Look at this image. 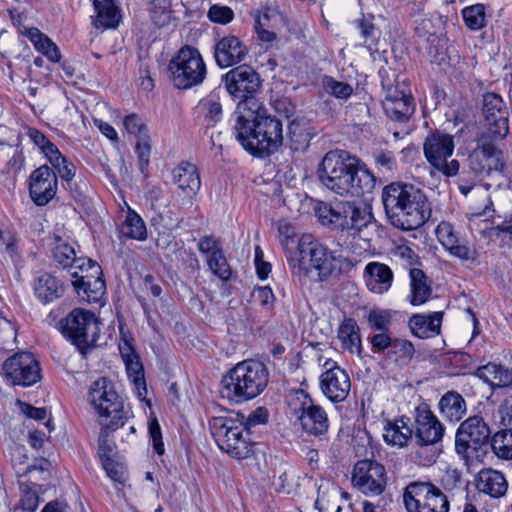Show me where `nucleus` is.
Masks as SVG:
<instances>
[{
    "mask_svg": "<svg viewBox=\"0 0 512 512\" xmlns=\"http://www.w3.org/2000/svg\"><path fill=\"white\" fill-rule=\"evenodd\" d=\"M234 126L237 140L244 149L259 156L274 153L282 145V123L267 111L257 99L238 103Z\"/></svg>",
    "mask_w": 512,
    "mask_h": 512,
    "instance_id": "nucleus-1",
    "label": "nucleus"
},
{
    "mask_svg": "<svg viewBox=\"0 0 512 512\" xmlns=\"http://www.w3.org/2000/svg\"><path fill=\"white\" fill-rule=\"evenodd\" d=\"M317 173L328 190L343 197H364L371 194L376 185L374 175L345 150L327 152Z\"/></svg>",
    "mask_w": 512,
    "mask_h": 512,
    "instance_id": "nucleus-2",
    "label": "nucleus"
},
{
    "mask_svg": "<svg viewBox=\"0 0 512 512\" xmlns=\"http://www.w3.org/2000/svg\"><path fill=\"white\" fill-rule=\"evenodd\" d=\"M382 202L390 223L409 231L422 226L430 216L426 195L410 184L391 183L382 191Z\"/></svg>",
    "mask_w": 512,
    "mask_h": 512,
    "instance_id": "nucleus-3",
    "label": "nucleus"
},
{
    "mask_svg": "<svg viewBox=\"0 0 512 512\" xmlns=\"http://www.w3.org/2000/svg\"><path fill=\"white\" fill-rule=\"evenodd\" d=\"M288 264L293 274L298 276H310L316 272V280L319 282L328 280L337 264L345 269L354 266L352 260L343 258L336 251L329 250L325 245L316 241L311 234H303L299 238V247L289 251Z\"/></svg>",
    "mask_w": 512,
    "mask_h": 512,
    "instance_id": "nucleus-4",
    "label": "nucleus"
},
{
    "mask_svg": "<svg viewBox=\"0 0 512 512\" xmlns=\"http://www.w3.org/2000/svg\"><path fill=\"white\" fill-rule=\"evenodd\" d=\"M442 491L430 481H414L409 483L403 493V500L408 512H449L450 499L460 495L468 497L467 484L459 473L453 471L446 476Z\"/></svg>",
    "mask_w": 512,
    "mask_h": 512,
    "instance_id": "nucleus-5",
    "label": "nucleus"
},
{
    "mask_svg": "<svg viewBox=\"0 0 512 512\" xmlns=\"http://www.w3.org/2000/svg\"><path fill=\"white\" fill-rule=\"evenodd\" d=\"M269 381L266 366L256 360L237 363L222 378L221 394L234 403H244L260 395Z\"/></svg>",
    "mask_w": 512,
    "mask_h": 512,
    "instance_id": "nucleus-6",
    "label": "nucleus"
},
{
    "mask_svg": "<svg viewBox=\"0 0 512 512\" xmlns=\"http://www.w3.org/2000/svg\"><path fill=\"white\" fill-rule=\"evenodd\" d=\"M209 426L221 450L236 459L251 455L253 442L244 424V415L213 417Z\"/></svg>",
    "mask_w": 512,
    "mask_h": 512,
    "instance_id": "nucleus-7",
    "label": "nucleus"
},
{
    "mask_svg": "<svg viewBox=\"0 0 512 512\" xmlns=\"http://www.w3.org/2000/svg\"><path fill=\"white\" fill-rule=\"evenodd\" d=\"M88 401L100 417L111 418L109 423H102L100 439L108 436L110 431L122 427L127 419V411L116 392L113 383L107 378L95 380L88 391Z\"/></svg>",
    "mask_w": 512,
    "mask_h": 512,
    "instance_id": "nucleus-8",
    "label": "nucleus"
},
{
    "mask_svg": "<svg viewBox=\"0 0 512 512\" xmlns=\"http://www.w3.org/2000/svg\"><path fill=\"white\" fill-rule=\"evenodd\" d=\"M412 419L414 442L419 447L416 454L421 456V450L428 448L425 457L420 459L419 463L430 465L438 457L435 445L442 441L445 427L426 403H420L414 408Z\"/></svg>",
    "mask_w": 512,
    "mask_h": 512,
    "instance_id": "nucleus-9",
    "label": "nucleus"
},
{
    "mask_svg": "<svg viewBox=\"0 0 512 512\" xmlns=\"http://www.w3.org/2000/svg\"><path fill=\"white\" fill-rule=\"evenodd\" d=\"M168 75L173 86L178 89H190L201 84L207 75V68L200 51L184 45L170 59Z\"/></svg>",
    "mask_w": 512,
    "mask_h": 512,
    "instance_id": "nucleus-10",
    "label": "nucleus"
},
{
    "mask_svg": "<svg viewBox=\"0 0 512 512\" xmlns=\"http://www.w3.org/2000/svg\"><path fill=\"white\" fill-rule=\"evenodd\" d=\"M61 333L82 352L95 345L99 338V321L91 311L75 308L60 320Z\"/></svg>",
    "mask_w": 512,
    "mask_h": 512,
    "instance_id": "nucleus-11",
    "label": "nucleus"
},
{
    "mask_svg": "<svg viewBox=\"0 0 512 512\" xmlns=\"http://www.w3.org/2000/svg\"><path fill=\"white\" fill-rule=\"evenodd\" d=\"M454 149V136L440 130H435L427 135L423 143V153L427 162L448 178L456 176L460 169L459 161L450 159Z\"/></svg>",
    "mask_w": 512,
    "mask_h": 512,
    "instance_id": "nucleus-12",
    "label": "nucleus"
},
{
    "mask_svg": "<svg viewBox=\"0 0 512 512\" xmlns=\"http://www.w3.org/2000/svg\"><path fill=\"white\" fill-rule=\"evenodd\" d=\"M288 406L292 415L299 421L302 429L311 435H322L328 431L329 420L326 411L304 390L290 395Z\"/></svg>",
    "mask_w": 512,
    "mask_h": 512,
    "instance_id": "nucleus-13",
    "label": "nucleus"
},
{
    "mask_svg": "<svg viewBox=\"0 0 512 512\" xmlns=\"http://www.w3.org/2000/svg\"><path fill=\"white\" fill-rule=\"evenodd\" d=\"M468 162L474 177L465 184H459V190L463 195L472 190L476 176L490 175L493 171L500 172L504 168L503 152L490 142L475 148L470 153Z\"/></svg>",
    "mask_w": 512,
    "mask_h": 512,
    "instance_id": "nucleus-14",
    "label": "nucleus"
},
{
    "mask_svg": "<svg viewBox=\"0 0 512 512\" xmlns=\"http://www.w3.org/2000/svg\"><path fill=\"white\" fill-rule=\"evenodd\" d=\"M101 267L93 260L83 272L72 271V285L77 295L88 303H100L106 293L105 281L101 277Z\"/></svg>",
    "mask_w": 512,
    "mask_h": 512,
    "instance_id": "nucleus-15",
    "label": "nucleus"
},
{
    "mask_svg": "<svg viewBox=\"0 0 512 512\" xmlns=\"http://www.w3.org/2000/svg\"><path fill=\"white\" fill-rule=\"evenodd\" d=\"M222 81L227 92L234 98L240 99L239 103L248 99H255L254 94L261 86L259 74L250 66L240 65L228 71Z\"/></svg>",
    "mask_w": 512,
    "mask_h": 512,
    "instance_id": "nucleus-16",
    "label": "nucleus"
},
{
    "mask_svg": "<svg viewBox=\"0 0 512 512\" xmlns=\"http://www.w3.org/2000/svg\"><path fill=\"white\" fill-rule=\"evenodd\" d=\"M320 389L327 399L333 403L344 401L351 390V380L345 369L332 359H326L322 364Z\"/></svg>",
    "mask_w": 512,
    "mask_h": 512,
    "instance_id": "nucleus-17",
    "label": "nucleus"
},
{
    "mask_svg": "<svg viewBox=\"0 0 512 512\" xmlns=\"http://www.w3.org/2000/svg\"><path fill=\"white\" fill-rule=\"evenodd\" d=\"M490 436L489 427L482 417L472 416L460 424L455 436V449L458 454L467 455L486 444Z\"/></svg>",
    "mask_w": 512,
    "mask_h": 512,
    "instance_id": "nucleus-18",
    "label": "nucleus"
},
{
    "mask_svg": "<svg viewBox=\"0 0 512 512\" xmlns=\"http://www.w3.org/2000/svg\"><path fill=\"white\" fill-rule=\"evenodd\" d=\"M5 377L14 385L31 386L40 379V368L29 352L16 353L3 363Z\"/></svg>",
    "mask_w": 512,
    "mask_h": 512,
    "instance_id": "nucleus-19",
    "label": "nucleus"
},
{
    "mask_svg": "<svg viewBox=\"0 0 512 512\" xmlns=\"http://www.w3.org/2000/svg\"><path fill=\"white\" fill-rule=\"evenodd\" d=\"M381 84L385 90L382 101L386 115L398 122L407 121L415 111V105L411 95L400 89L398 85L393 86L392 82L381 73Z\"/></svg>",
    "mask_w": 512,
    "mask_h": 512,
    "instance_id": "nucleus-20",
    "label": "nucleus"
},
{
    "mask_svg": "<svg viewBox=\"0 0 512 512\" xmlns=\"http://www.w3.org/2000/svg\"><path fill=\"white\" fill-rule=\"evenodd\" d=\"M352 481L365 495H380L386 486L385 468L375 461H358L354 466Z\"/></svg>",
    "mask_w": 512,
    "mask_h": 512,
    "instance_id": "nucleus-21",
    "label": "nucleus"
},
{
    "mask_svg": "<svg viewBox=\"0 0 512 512\" xmlns=\"http://www.w3.org/2000/svg\"><path fill=\"white\" fill-rule=\"evenodd\" d=\"M483 115L491 136L503 139L509 133V110L496 93L483 96Z\"/></svg>",
    "mask_w": 512,
    "mask_h": 512,
    "instance_id": "nucleus-22",
    "label": "nucleus"
},
{
    "mask_svg": "<svg viewBox=\"0 0 512 512\" xmlns=\"http://www.w3.org/2000/svg\"><path fill=\"white\" fill-rule=\"evenodd\" d=\"M58 179L48 165H41L29 177V193L38 206L48 204L56 195Z\"/></svg>",
    "mask_w": 512,
    "mask_h": 512,
    "instance_id": "nucleus-23",
    "label": "nucleus"
},
{
    "mask_svg": "<svg viewBox=\"0 0 512 512\" xmlns=\"http://www.w3.org/2000/svg\"><path fill=\"white\" fill-rule=\"evenodd\" d=\"M436 236L442 246L453 256L462 260H474L476 251L471 248L454 226L447 221H442L436 228Z\"/></svg>",
    "mask_w": 512,
    "mask_h": 512,
    "instance_id": "nucleus-24",
    "label": "nucleus"
},
{
    "mask_svg": "<svg viewBox=\"0 0 512 512\" xmlns=\"http://www.w3.org/2000/svg\"><path fill=\"white\" fill-rule=\"evenodd\" d=\"M53 241V260L63 269H68L70 273L72 271L78 270L83 272L86 265L90 263L91 259L83 256H77L74 243L63 239L58 234H54Z\"/></svg>",
    "mask_w": 512,
    "mask_h": 512,
    "instance_id": "nucleus-25",
    "label": "nucleus"
},
{
    "mask_svg": "<svg viewBox=\"0 0 512 512\" xmlns=\"http://www.w3.org/2000/svg\"><path fill=\"white\" fill-rule=\"evenodd\" d=\"M247 54V47L234 35L223 37L215 45V61L222 68L231 67L242 62Z\"/></svg>",
    "mask_w": 512,
    "mask_h": 512,
    "instance_id": "nucleus-26",
    "label": "nucleus"
},
{
    "mask_svg": "<svg viewBox=\"0 0 512 512\" xmlns=\"http://www.w3.org/2000/svg\"><path fill=\"white\" fill-rule=\"evenodd\" d=\"M383 439L387 445L392 447L404 448L408 446L409 442L414 441L410 418L402 415L392 420H384Z\"/></svg>",
    "mask_w": 512,
    "mask_h": 512,
    "instance_id": "nucleus-27",
    "label": "nucleus"
},
{
    "mask_svg": "<svg viewBox=\"0 0 512 512\" xmlns=\"http://www.w3.org/2000/svg\"><path fill=\"white\" fill-rule=\"evenodd\" d=\"M363 278L370 292L383 295L391 288L394 274L388 265L372 261L366 265Z\"/></svg>",
    "mask_w": 512,
    "mask_h": 512,
    "instance_id": "nucleus-28",
    "label": "nucleus"
},
{
    "mask_svg": "<svg viewBox=\"0 0 512 512\" xmlns=\"http://www.w3.org/2000/svg\"><path fill=\"white\" fill-rule=\"evenodd\" d=\"M476 488L491 498H500L506 494L508 482L502 472L491 468L482 469L476 477Z\"/></svg>",
    "mask_w": 512,
    "mask_h": 512,
    "instance_id": "nucleus-29",
    "label": "nucleus"
},
{
    "mask_svg": "<svg viewBox=\"0 0 512 512\" xmlns=\"http://www.w3.org/2000/svg\"><path fill=\"white\" fill-rule=\"evenodd\" d=\"M347 209H349V201L336 200L329 204L319 203L315 213L322 225L342 231L343 224H347L345 222Z\"/></svg>",
    "mask_w": 512,
    "mask_h": 512,
    "instance_id": "nucleus-30",
    "label": "nucleus"
},
{
    "mask_svg": "<svg viewBox=\"0 0 512 512\" xmlns=\"http://www.w3.org/2000/svg\"><path fill=\"white\" fill-rule=\"evenodd\" d=\"M173 179L189 201L196 195L201 186L197 167L189 162L181 163L173 170Z\"/></svg>",
    "mask_w": 512,
    "mask_h": 512,
    "instance_id": "nucleus-31",
    "label": "nucleus"
},
{
    "mask_svg": "<svg viewBox=\"0 0 512 512\" xmlns=\"http://www.w3.org/2000/svg\"><path fill=\"white\" fill-rule=\"evenodd\" d=\"M442 313L433 312L429 315H413L408 322L411 333L420 339L434 337L440 333Z\"/></svg>",
    "mask_w": 512,
    "mask_h": 512,
    "instance_id": "nucleus-32",
    "label": "nucleus"
},
{
    "mask_svg": "<svg viewBox=\"0 0 512 512\" xmlns=\"http://www.w3.org/2000/svg\"><path fill=\"white\" fill-rule=\"evenodd\" d=\"M476 376L492 389L506 388L512 385V371L502 364L490 362L476 370Z\"/></svg>",
    "mask_w": 512,
    "mask_h": 512,
    "instance_id": "nucleus-33",
    "label": "nucleus"
},
{
    "mask_svg": "<svg viewBox=\"0 0 512 512\" xmlns=\"http://www.w3.org/2000/svg\"><path fill=\"white\" fill-rule=\"evenodd\" d=\"M410 293L408 300L413 306H419L428 301L432 294L431 283L425 273L418 268L411 267L409 270Z\"/></svg>",
    "mask_w": 512,
    "mask_h": 512,
    "instance_id": "nucleus-34",
    "label": "nucleus"
},
{
    "mask_svg": "<svg viewBox=\"0 0 512 512\" xmlns=\"http://www.w3.org/2000/svg\"><path fill=\"white\" fill-rule=\"evenodd\" d=\"M440 414L450 422H458L466 412V401L461 394L455 391L446 392L438 403Z\"/></svg>",
    "mask_w": 512,
    "mask_h": 512,
    "instance_id": "nucleus-35",
    "label": "nucleus"
},
{
    "mask_svg": "<svg viewBox=\"0 0 512 512\" xmlns=\"http://www.w3.org/2000/svg\"><path fill=\"white\" fill-rule=\"evenodd\" d=\"M345 222L342 231L356 234L367 227L373 220V214L367 206L356 205L349 201V209L346 210Z\"/></svg>",
    "mask_w": 512,
    "mask_h": 512,
    "instance_id": "nucleus-36",
    "label": "nucleus"
},
{
    "mask_svg": "<svg viewBox=\"0 0 512 512\" xmlns=\"http://www.w3.org/2000/svg\"><path fill=\"white\" fill-rule=\"evenodd\" d=\"M312 133L303 119H294L288 126V145L293 152L303 153L310 145Z\"/></svg>",
    "mask_w": 512,
    "mask_h": 512,
    "instance_id": "nucleus-37",
    "label": "nucleus"
},
{
    "mask_svg": "<svg viewBox=\"0 0 512 512\" xmlns=\"http://www.w3.org/2000/svg\"><path fill=\"white\" fill-rule=\"evenodd\" d=\"M338 339L344 349L351 354L360 355L362 351L360 329L354 319L345 318L341 322L338 328Z\"/></svg>",
    "mask_w": 512,
    "mask_h": 512,
    "instance_id": "nucleus-38",
    "label": "nucleus"
},
{
    "mask_svg": "<svg viewBox=\"0 0 512 512\" xmlns=\"http://www.w3.org/2000/svg\"><path fill=\"white\" fill-rule=\"evenodd\" d=\"M96 19L94 25L99 28H114L118 25L120 15L115 0H94Z\"/></svg>",
    "mask_w": 512,
    "mask_h": 512,
    "instance_id": "nucleus-39",
    "label": "nucleus"
},
{
    "mask_svg": "<svg viewBox=\"0 0 512 512\" xmlns=\"http://www.w3.org/2000/svg\"><path fill=\"white\" fill-rule=\"evenodd\" d=\"M24 35L31 41L35 49L50 61L58 62L61 58L58 47L52 40L35 27L27 28Z\"/></svg>",
    "mask_w": 512,
    "mask_h": 512,
    "instance_id": "nucleus-40",
    "label": "nucleus"
},
{
    "mask_svg": "<svg viewBox=\"0 0 512 512\" xmlns=\"http://www.w3.org/2000/svg\"><path fill=\"white\" fill-rule=\"evenodd\" d=\"M37 298L42 302H51L62 294V285L51 274L40 275L34 285Z\"/></svg>",
    "mask_w": 512,
    "mask_h": 512,
    "instance_id": "nucleus-41",
    "label": "nucleus"
},
{
    "mask_svg": "<svg viewBox=\"0 0 512 512\" xmlns=\"http://www.w3.org/2000/svg\"><path fill=\"white\" fill-rule=\"evenodd\" d=\"M415 347L407 339L395 338L391 347L386 352V359L395 363L399 367L407 366L413 359Z\"/></svg>",
    "mask_w": 512,
    "mask_h": 512,
    "instance_id": "nucleus-42",
    "label": "nucleus"
},
{
    "mask_svg": "<svg viewBox=\"0 0 512 512\" xmlns=\"http://www.w3.org/2000/svg\"><path fill=\"white\" fill-rule=\"evenodd\" d=\"M124 363L126 365L128 378L133 385V391L136 393V396L139 400H146L147 388L144 378L143 366L139 361V357L125 360Z\"/></svg>",
    "mask_w": 512,
    "mask_h": 512,
    "instance_id": "nucleus-43",
    "label": "nucleus"
},
{
    "mask_svg": "<svg viewBox=\"0 0 512 512\" xmlns=\"http://www.w3.org/2000/svg\"><path fill=\"white\" fill-rule=\"evenodd\" d=\"M151 20L158 27L168 25L172 19V0H145Z\"/></svg>",
    "mask_w": 512,
    "mask_h": 512,
    "instance_id": "nucleus-44",
    "label": "nucleus"
},
{
    "mask_svg": "<svg viewBox=\"0 0 512 512\" xmlns=\"http://www.w3.org/2000/svg\"><path fill=\"white\" fill-rule=\"evenodd\" d=\"M121 232L124 236L140 241L145 240L147 237V230L144 221L130 208L128 209L127 216L122 225Z\"/></svg>",
    "mask_w": 512,
    "mask_h": 512,
    "instance_id": "nucleus-45",
    "label": "nucleus"
},
{
    "mask_svg": "<svg viewBox=\"0 0 512 512\" xmlns=\"http://www.w3.org/2000/svg\"><path fill=\"white\" fill-rule=\"evenodd\" d=\"M465 25L470 30H480L486 26V7L483 4L467 6L461 11Z\"/></svg>",
    "mask_w": 512,
    "mask_h": 512,
    "instance_id": "nucleus-46",
    "label": "nucleus"
},
{
    "mask_svg": "<svg viewBox=\"0 0 512 512\" xmlns=\"http://www.w3.org/2000/svg\"><path fill=\"white\" fill-rule=\"evenodd\" d=\"M47 160L54 168V173H56V176L59 175V177L68 186H70L71 181L73 180L76 173L75 165L71 162H68V160L61 154L59 149L50 157H48Z\"/></svg>",
    "mask_w": 512,
    "mask_h": 512,
    "instance_id": "nucleus-47",
    "label": "nucleus"
},
{
    "mask_svg": "<svg viewBox=\"0 0 512 512\" xmlns=\"http://www.w3.org/2000/svg\"><path fill=\"white\" fill-rule=\"evenodd\" d=\"M491 448L499 458L512 459V430L497 432L492 437Z\"/></svg>",
    "mask_w": 512,
    "mask_h": 512,
    "instance_id": "nucleus-48",
    "label": "nucleus"
},
{
    "mask_svg": "<svg viewBox=\"0 0 512 512\" xmlns=\"http://www.w3.org/2000/svg\"><path fill=\"white\" fill-rule=\"evenodd\" d=\"M101 445L99 450V455L101 458L102 466L106 471L108 477H110L113 481L122 483L125 481V470L123 465L118 462H115L109 455L106 454L103 443L105 442V437L103 440L100 439Z\"/></svg>",
    "mask_w": 512,
    "mask_h": 512,
    "instance_id": "nucleus-49",
    "label": "nucleus"
},
{
    "mask_svg": "<svg viewBox=\"0 0 512 512\" xmlns=\"http://www.w3.org/2000/svg\"><path fill=\"white\" fill-rule=\"evenodd\" d=\"M198 109L209 124L214 125L222 118V106L215 96H209L201 100Z\"/></svg>",
    "mask_w": 512,
    "mask_h": 512,
    "instance_id": "nucleus-50",
    "label": "nucleus"
},
{
    "mask_svg": "<svg viewBox=\"0 0 512 512\" xmlns=\"http://www.w3.org/2000/svg\"><path fill=\"white\" fill-rule=\"evenodd\" d=\"M322 85L326 93L338 99H348L353 93L351 85L342 81H337L330 76H325L323 78Z\"/></svg>",
    "mask_w": 512,
    "mask_h": 512,
    "instance_id": "nucleus-51",
    "label": "nucleus"
},
{
    "mask_svg": "<svg viewBox=\"0 0 512 512\" xmlns=\"http://www.w3.org/2000/svg\"><path fill=\"white\" fill-rule=\"evenodd\" d=\"M278 232L280 234V241L285 251L286 259L288 260V253L290 250H296L299 247V240L296 242L294 237L296 235L295 227L286 221L279 222Z\"/></svg>",
    "mask_w": 512,
    "mask_h": 512,
    "instance_id": "nucleus-52",
    "label": "nucleus"
},
{
    "mask_svg": "<svg viewBox=\"0 0 512 512\" xmlns=\"http://www.w3.org/2000/svg\"><path fill=\"white\" fill-rule=\"evenodd\" d=\"M370 327L378 331H388L392 323V312L386 309H373L367 317Z\"/></svg>",
    "mask_w": 512,
    "mask_h": 512,
    "instance_id": "nucleus-53",
    "label": "nucleus"
},
{
    "mask_svg": "<svg viewBox=\"0 0 512 512\" xmlns=\"http://www.w3.org/2000/svg\"><path fill=\"white\" fill-rule=\"evenodd\" d=\"M208 19L217 24L226 25L233 21L234 11L225 5H212L207 12Z\"/></svg>",
    "mask_w": 512,
    "mask_h": 512,
    "instance_id": "nucleus-54",
    "label": "nucleus"
},
{
    "mask_svg": "<svg viewBox=\"0 0 512 512\" xmlns=\"http://www.w3.org/2000/svg\"><path fill=\"white\" fill-rule=\"evenodd\" d=\"M207 263L209 269L219 278L223 280L230 278L231 270L227 263L226 257L223 254V251L214 256H210V258L207 259Z\"/></svg>",
    "mask_w": 512,
    "mask_h": 512,
    "instance_id": "nucleus-55",
    "label": "nucleus"
},
{
    "mask_svg": "<svg viewBox=\"0 0 512 512\" xmlns=\"http://www.w3.org/2000/svg\"><path fill=\"white\" fill-rule=\"evenodd\" d=\"M123 126L129 134L135 135L137 139L148 136V129L137 114L127 115L123 120Z\"/></svg>",
    "mask_w": 512,
    "mask_h": 512,
    "instance_id": "nucleus-56",
    "label": "nucleus"
},
{
    "mask_svg": "<svg viewBox=\"0 0 512 512\" xmlns=\"http://www.w3.org/2000/svg\"><path fill=\"white\" fill-rule=\"evenodd\" d=\"M28 136L31 141L39 147L46 159L58 150L57 146L48 140L45 135L37 129H29Z\"/></svg>",
    "mask_w": 512,
    "mask_h": 512,
    "instance_id": "nucleus-57",
    "label": "nucleus"
},
{
    "mask_svg": "<svg viewBox=\"0 0 512 512\" xmlns=\"http://www.w3.org/2000/svg\"><path fill=\"white\" fill-rule=\"evenodd\" d=\"M0 252L13 257L17 254V243L14 233L4 224H0Z\"/></svg>",
    "mask_w": 512,
    "mask_h": 512,
    "instance_id": "nucleus-58",
    "label": "nucleus"
},
{
    "mask_svg": "<svg viewBox=\"0 0 512 512\" xmlns=\"http://www.w3.org/2000/svg\"><path fill=\"white\" fill-rule=\"evenodd\" d=\"M394 339L387 331H380L368 338L374 353L387 352Z\"/></svg>",
    "mask_w": 512,
    "mask_h": 512,
    "instance_id": "nucleus-59",
    "label": "nucleus"
},
{
    "mask_svg": "<svg viewBox=\"0 0 512 512\" xmlns=\"http://www.w3.org/2000/svg\"><path fill=\"white\" fill-rule=\"evenodd\" d=\"M136 153L138 156V164L141 172L143 173L149 164L151 145L149 142V135L137 139Z\"/></svg>",
    "mask_w": 512,
    "mask_h": 512,
    "instance_id": "nucleus-60",
    "label": "nucleus"
},
{
    "mask_svg": "<svg viewBox=\"0 0 512 512\" xmlns=\"http://www.w3.org/2000/svg\"><path fill=\"white\" fill-rule=\"evenodd\" d=\"M198 249L206 256V259L223 251L219 239L214 236L202 237L198 242Z\"/></svg>",
    "mask_w": 512,
    "mask_h": 512,
    "instance_id": "nucleus-61",
    "label": "nucleus"
},
{
    "mask_svg": "<svg viewBox=\"0 0 512 512\" xmlns=\"http://www.w3.org/2000/svg\"><path fill=\"white\" fill-rule=\"evenodd\" d=\"M252 297L255 301L259 302L260 305L266 309H271L274 306L275 296L272 289L269 286H261L254 288Z\"/></svg>",
    "mask_w": 512,
    "mask_h": 512,
    "instance_id": "nucleus-62",
    "label": "nucleus"
},
{
    "mask_svg": "<svg viewBox=\"0 0 512 512\" xmlns=\"http://www.w3.org/2000/svg\"><path fill=\"white\" fill-rule=\"evenodd\" d=\"M392 254L394 257L402 260L407 266H414L419 262L417 254L406 244L397 245L392 250Z\"/></svg>",
    "mask_w": 512,
    "mask_h": 512,
    "instance_id": "nucleus-63",
    "label": "nucleus"
},
{
    "mask_svg": "<svg viewBox=\"0 0 512 512\" xmlns=\"http://www.w3.org/2000/svg\"><path fill=\"white\" fill-rule=\"evenodd\" d=\"M267 420L268 412L264 407H258L251 412L248 417L244 416V424L248 431H250V428L253 426L266 423Z\"/></svg>",
    "mask_w": 512,
    "mask_h": 512,
    "instance_id": "nucleus-64",
    "label": "nucleus"
}]
</instances>
